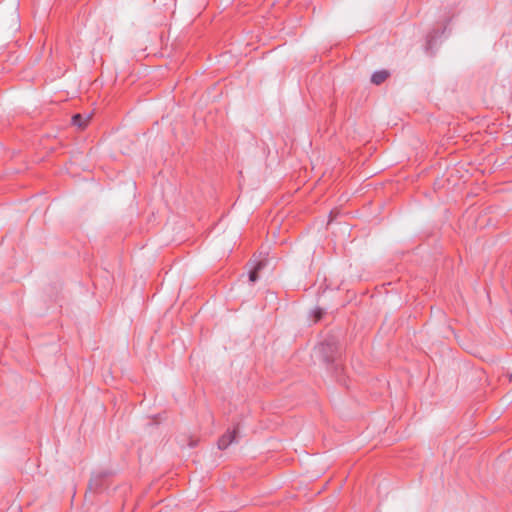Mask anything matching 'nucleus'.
I'll return each instance as SVG.
<instances>
[{
	"mask_svg": "<svg viewBox=\"0 0 512 512\" xmlns=\"http://www.w3.org/2000/svg\"><path fill=\"white\" fill-rule=\"evenodd\" d=\"M91 116H83L81 114H76L72 117V123L73 125L77 126L79 129H84L87 127Z\"/></svg>",
	"mask_w": 512,
	"mask_h": 512,
	"instance_id": "nucleus-2",
	"label": "nucleus"
},
{
	"mask_svg": "<svg viewBox=\"0 0 512 512\" xmlns=\"http://www.w3.org/2000/svg\"><path fill=\"white\" fill-rule=\"evenodd\" d=\"M389 77V72L386 70H380L373 73L371 82L376 85H380Z\"/></svg>",
	"mask_w": 512,
	"mask_h": 512,
	"instance_id": "nucleus-3",
	"label": "nucleus"
},
{
	"mask_svg": "<svg viewBox=\"0 0 512 512\" xmlns=\"http://www.w3.org/2000/svg\"><path fill=\"white\" fill-rule=\"evenodd\" d=\"M237 431L234 429L232 431H228L218 440L219 449H226L236 438Z\"/></svg>",
	"mask_w": 512,
	"mask_h": 512,
	"instance_id": "nucleus-1",
	"label": "nucleus"
},
{
	"mask_svg": "<svg viewBox=\"0 0 512 512\" xmlns=\"http://www.w3.org/2000/svg\"><path fill=\"white\" fill-rule=\"evenodd\" d=\"M320 350L322 353H325L326 351L331 352L330 357H326L325 360L327 362L334 361V354H335V346L330 344H322L320 347Z\"/></svg>",
	"mask_w": 512,
	"mask_h": 512,
	"instance_id": "nucleus-4",
	"label": "nucleus"
},
{
	"mask_svg": "<svg viewBox=\"0 0 512 512\" xmlns=\"http://www.w3.org/2000/svg\"><path fill=\"white\" fill-rule=\"evenodd\" d=\"M509 379H510V381H512V371H511V374L509 376Z\"/></svg>",
	"mask_w": 512,
	"mask_h": 512,
	"instance_id": "nucleus-7",
	"label": "nucleus"
},
{
	"mask_svg": "<svg viewBox=\"0 0 512 512\" xmlns=\"http://www.w3.org/2000/svg\"><path fill=\"white\" fill-rule=\"evenodd\" d=\"M313 313H314L315 321H319L322 318V315H323L322 309L317 308L314 310Z\"/></svg>",
	"mask_w": 512,
	"mask_h": 512,
	"instance_id": "nucleus-6",
	"label": "nucleus"
},
{
	"mask_svg": "<svg viewBox=\"0 0 512 512\" xmlns=\"http://www.w3.org/2000/svg\"><path fill=\"white\" fill-rule=\"evenodd\" d=\"M264 266V262L263 261H260L256 264V266L254 267V269L250 272L249 274V280L251 282H255L258 278V272L263 268Z\"/></svg>",
	"mask_w": 512,
	"mask_h": 512,
	"instance_id": "nucleus-5",
	"label": "nucleus"
}]
</instances>
